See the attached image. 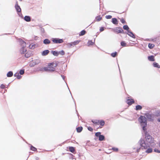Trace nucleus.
Wrapping results in <instances>:
<instances>
[{"label":"nucleus","mask_w":160,"mask_h":160,"mask_svg":"<svg viewBox=\"0 0 160 160\" xmlns=\"http://www.w3.org/2000/svg\"><path fill=\"white\" fill-rule=\"evenodd\" d=\"M146 141L141 138L138 142V144L142 149H146L149 147L153 146L155 145L153 140L150 135H146L145 136Z\"/></svg>","instance_id":"f257e3e1"},{"label":"nucleus","mask_w":160,"mask_h":160,"mask_svg":"<svg viewBox=\"0 0 160 160\" xmlns=\"http://www.w3.org/2000/svg\"><path fill=\"white\" fill-rule=\"evenodd\" d=\"M57 64L56 63H49L48 66L46 67L40 68L39 69L40 71H45L47 72H53L54 71L55 68L57 67Z\"/></svg>","instance_id":"f03ea898"},{"label":"nucleus","mask_w":160,"mask_h":160,"mask_svg":"<svg viewBox=\"0 0 160 160\" xmlns=\"http://www.w3.org/2000/svg\"><path fill=\"white\" fill-rule=\"evenodd\" d=\"M139 122H140L143 130H145V127L147 125V119L144 116H141L139 118Z\"/></svg>","instance_id":"7ed1b4c3"},{"label":"nucleus","mask_w":160,"mask_h":160,"mask_svg":"<svg viewBox=\"0 0 160 160\" xmlns=\"http://www.w3.org/2000/svg\"><path fill=\"white\" fill-rule=\"evenodd\" d=\"M40 60L39 59H37L34 61H32L29 64L30 67H34L35 65L38 64L40 62Z\"/></svg>","instance_id":"20e7f679"},{"label":"nucleus","mask_w":160,"mask_h":160,"mask_svg":"<svg viewBox=\"0 0 160 160\" xmlns=\"http://www.w3.org/2000/svg\"><path fill=\"white\" fill-rule=\"evenodd\" d=\"M146 116L148 119L150 121L153 120L155 118L154 113H148L146 114Z\"/></svg>","instance_id":"39448f33"},{"label":"nucleus","mask_w":160,"mask_h":160,"mask_svg":"<svg viewBox=\"0 0 160 160\" xmlns=\"http://www.w3.org/2000/svg\"><path fill=\"white\" fill-rule=\"evenodd\" d=\"M52 41L55 43H61L63 42V40L62 39L54 38H52Z\"/></svg>","instance_id":"423d86ee"},{"label":"nucleus","mask_w":160,"mask_h":160,"mask_svg":"<svg viewBox=\"0 0 160 160\" xmlns=\"http://www.w3.org/2000/svg\"><path fill=\"white\" fill-rule=\"evenodd\" d=\"M21 42L22 43L23 47L20 50V52L22 54H24L26 51V49L24 48V46L26 44V42L22 40H21Z\"/></svg>","instance_id":"0eeeda50"},{"label":"nucleus","mask_w":160,"mask_h":160,"mask_svg":"<svg viewBox=\"0 0 160 160\" xmlns=\"http://www.w3.org/2000/svg\"><path fill=\"white\" fill-rule=\"evenodd\" d=\"M114 31L117 33H123V30L122 28H117L114 29Z\"/></svg>","instance_id":"6e6552de"},{"label":"nucleus","mask_w":160,"mask_h":160,"mask_svg":"<svg viewBox=\"0 0 160 160\" xmlns=\"http://www.w3.org/2000/svg\"><path fill=\"white\" fill-rule=\"evenodd\" d=\"M15 8L16 9L17 12H20L21 11V9L20 7V6L18 5V3L17 2H16V5H15Z\"/></svg>","instance_id":"1a4fd4ad"},{"label":"nucleus","mask_w":160,"mask_h":160,"mask_svg":"<svg viewBox=\"0 0 160 160\" xmlns=\"http://www.w3.org/2000/svg\"><path fill=\"white\" fill-rule=\"evenodd\" d=\"M49 51L48 50H46L43 51L42 53V55L43 56L47 55L49 53Z\"/></svg>","instance_id":"9d476101"},{"label":"nucleus","mask_w":160,"mask_h":160,"mask_svg":"<svg viewBox=\"0 0 160 160\" xmlns=\"http://www.w3.org/2000/svg\"><path fill=\"white\" fill-rule=\"evenodd\" d=\"M127 103L129 105H131L134 103V101L132 99H128L127 101Z\"/></svg>","instance_id":"9b49d317"},{"label":"nucleus","mask_w":160,"mask_h":160,"mask_svg":"<svg viewBox=\"0 0 160 160\" xmlns=\"http://www.w3.org/2000/svg\"><path fill=\"white\" fill-rule=\"evenodd\" d=\"M154 115L155 118H156V117H160V111H156L155 112H154Z\"/></svg>","instance_id":"f8f14e48"},{"label":"nucleus","mask_w":160,"mask_h":160,"mask_svg":"<svg viewBox=\"0 0 160 160\" xmlns=\"http://www.w3.org/2000/svg\"><path fill=\"white\" fill-rule=\"evenodd\" d=\"M127 34L130 37H131L132 38H135V36L134 35V34L132 33V32L130 31L129 30L128 31V33H127Z\"/></svg>","instance_id":"ddd939ff"},{"label":"nucleus","mask_w":160,"mask_h":160,"mask_svg":"<svg viewBox=\"0 0 160 160\" xmlns=\"http://www.w3.org/2000/svg\"><path fill=\"white\" fill-rule=\"evenodd\" d=\"M24 20L27 22H30L31 21V18L29 16H26L24 18Z\"/></svg>","instance_id":"4468645a"},{"label":"nucleus","mask_w":160,"mask_h":160,"mask_svg":"<svg viewBox=\"0 0 160 160\" xmlns=\"http://www.w3.org/2000/svg\"><path fill=\"white\" fill-rule=\"evenodd\" d=\"M43 43L45 44H49L51 42L48 39H46L43 41Z\"/></svg>","instance_id":"2eb2a0df"},{"label":"nucleus","mask_w":160,"mask_h":160,"mask_svg":"<svg viewBox=\"0 0 160 160\" xmlns=\"http://www.w3.org/2000/svg\"><path fill=\"white\" fill-rule=\"evenodd\" d=\"M148 59L151 61H154V56H149L148 57Z\"/></svg>","instance_id":"dca6fc26"},{"label":"nucleus","mask_w":160,"mask_h":160,"mask_svg":"<svg viewBox=\"0 0 160 160\" xmlns=\"http://www.w3.org/2000/svg\"><path fill=\"white\" fill-rule=\"evenodd\" d=\"M112 22L114 24H118V21L117 19L116 18H113L112 19Z\"/></svg>","instance_id":"f3484780"},{"label":"nucleus","mask_w":160,"mask_h":160,"mask_svg":"<svg viewBox=\"0 0 160 160\" xmlns=\"http://www.w3.org/2000/svg\"><path fill=\"white\" fill-rule=\"evenodd\" d=\"M153 66L154 67L157 68H160V66L158 64V63L154 62L153 63Z\"/></svg>","instance_id":"a211bd4d"},{"label":"nucleus","mask_w":160,"mask_h":160,"mask_svg":"<svg viewBox=\"0 0 160 160\" xmlns=\"http://www.w3.org/2000/svg\"><path fill=\"white\" fill-rule=\"evenodd\" d=\"M52 53L55 56H58V52L56 51H52Z\"/></svg>","instance_id":"6ab92c4d"},{"label":"nucleus","mask_w":160,"mask_h":160,"mask_svg":"<svg viewBox=\"0 0 160 160\" xmlns=\"http://www.w3.org/2000/svg\"><path fill=\"white\" fill-rule=\"evenodd\" d=\"M104 136L103 135H101L99 137V140L100 141H102L104 140Z\"/></svg>","instance_id":"aec40b11"},{"label":"nucleus","mask_w":160,"mask_h":160,"mask_svg":"<svg viewBox=\"0 0 160 160\" xmlns=\"http://www.w3.org/2000/svg\"><path fill=\"white\" fill-rule=\"evenodd\" d=\"M13 75V73L11 71L9 72L7 74V76L8 77H11Z\"/></svg>","instance_id":"412c9836"},{"label":"nucleus","mask_w":160,"mask_h":160,"mask_svg":"<svg viewBox=\"0 0 160 160\" xmlns=\"http://www.w3.org/2000/svg\"><path fill=\"white\" fill-rule=\"evenodd\" d=\"M142 109V107L141 106L139 105H137L136 106V109L137 110H140Z\"/></svg>","instance_id":"4be33fe9"},{"label":"nucleus","mask_w":160,"mask_h":160,"mask_svg":"<svg viewBox=\"0 0 160 160\" xmlns=\"http://www.w3.org/2000/svg\"><path fill=\"white\" fill-rule=\"evenodd\" d=\"M82 129V127H79L77 128V132H81Z\"/></svg>","instance_id":"5701e85b"},{"label":"nucleus","mask_w":160,"mask_h":160,"mask_svg":"<svg viewBox=\"0 0 160 160\" xmlns=\"http://www.w3.org/2000/svg\"><path fill=\"white\" fill-rule=\"evenodd\" d=\"M58 55L59 54L61 56H63L64 55L65 52L64 51L62 50L61 51H59L58 52Z\"/></svg>","instance_id":"b1692460"},{"label":"nucleus","mask_w":160,"mask_h":160,"mask_svg":"<svg viewBox=\"0 0 160 160\" xmlns=\"http://www.w3.org/2000/svg\"><path fill=\"white\" fill-rule=\"evenodd\" d=\"M123 28L125 30H127L128 32V31L129 30V29L127 25H124L123 26Z\"/></svg>","instance_id":"393cba45"},{"label":"nucleus","mask_w":160,"mask_h":160,"mask_svg":"<svg viewBox=\"0 0 160 160\" xmlns=\"http://www.w3.org/2000/svg\"><path fill=\"white\" fill-rule=\"evenodd\" d=\"M154 46V45L152 44L149 43L148 45V47L150 48H152Z\"/></svg>","instance_id":"a878e982"},{"label":"nucleus","mask_w":160,"mask_h":160,"mask_svg":"<svg viewBox=\"0 0 160 160\" xmlns=\"http://www.w3.org/2000/svg\"><path fill=\"white\" fill-rule=\"evenodd\" d=\"M99 123L101 126H103L105 124L103 120L99 121Z\"/></svg>","instance_id":"bb28decb"},{"label":"nucleus","mask_w":160,"mask_h":160,"mask_svg":"<svg viewBox=\"0 0 160 160\" xmlns=\"http://www.w3.org/2000/svg\"><path fill=\"white\" fill-rule=\"evenodd\" d=\"M69 150L70 151L72 152H73L75 151L73 147H69Z\"/></svg>","instance_id":"cd10ccee"},{"label":"nucleus","mask_w":160,"mask_h":160,"mask_svg":"<svg viewBox=\"0 0 160 160\" xmlns=\"http://www.w3.org/2000/svg\"><path fill=\"white\" fill-rule=\"evenodd\" d=\"M85 33H86V31L85 30H82V31H81L79 35L80 36H83L85 34Z\"/></svg>","instance_id":"c85d7f7f"},{"label":"nucleus","mask_w":160,"mask_h":160,"mask_svg":"<svg viewBox=\"0 0 160 160\" xmlns=\"http://www.w3.org/2000/svg\"><path fill=\"white\" fill-rule=\"evenodd\" d=\"M29 47L30 48H31L32 49H33L35 47V45L34 44H31L29 46Z\"/></svg>","instance_id":"c756f323"},{"label":"nucleus","mask_w":160,"mask_h":160,"mask_svg":"<svg viewBox=\"0 0 160 160\" xmlns=\"http://www.w3.org/2000/svg\"><path fill=\"white\" fill-rule=\"evenodd\" d=\"M152 151V149L151 148H148L146 151L147 153H149L151 152Z\"/></svg>","instance_id":"7c9ffc66"},{"label":"nucleus","mask_w":160,"mask_h":160,"mask_svg":"<svg viewBox=\"0 0 160 160\" xmlns=\"http://www.w3.org/2000/svg\"><path fill=\"white\" fill-rule=\"evenodd\" d=\"M117 54V52H115L111 54V56L113 57H115Z\"/></svg>","instance_id":"2f4dec72"},{"label":"nucleus","mask_w":160,"mask_h":160,"mask_svg":"<svg viewBox=\"0 0 160 160\" xmlns=\"http://www.w3.org/2000/svg\"><path fill=\"white\" fill-rule=\"evenodd\" d=\"M92 122L94 124H97L99 122V121L97 120H92Z\"/></svg>","instance_id":"473e14b6"},{"label":"nucleus","mask_w":160,"mask_h":160,"mask_svg":"<svg viewBox=\"0 0 160 160\" xmlns=\"http://www.w3.org/2000/svg\"><path fill=\"white\" fill-rule=\"evenodd\" d=\"M31 55V54L30 53H29L28 52H27L26 53L25 55V56L26 57V58H28Z\"/></svg>","instance_id":"72a5a7b5"},{"label":"nucleus","mask_w":160,"mask_h":160,"mask_svg":"<svg viewBox=\"0 0 160 160\" xmlns=\"http://www.w3.org/2000/svg\"><path fill=\"white\" fill-rule=\"evenodd\" d=\"M93 44V42H92V41H89L88 43V46H90V45H92Z\"/></svg>","instance_id":"f704fd0d"},{"label":"nucleus","mask_w":160,"mask_h":160,"mask_svg":"<svg viewBox=\"0 0 160 160\" xmlns=\"http://www.w3.org/2000/svg\"><path fill=\"white\" fill-rule=\"evenodd\" d=\"M96 19L98 21H99L101 19V18L100 16H98L96 17Z\"/></svg>","instance_id":"c9c22d12"},{"label":"nucleus","mask_w":160,"mask_h":160,"mask_svg":"<svg viewBox=\"0 0 160 160\" xmlns=\"http://www.w3.org/2000/svg\"><path fill=\"white\" fill-rule=\"evenodd\" d=\"M79 42V41H75L73 42H73V45H75L77 44H78Z\"/></svg>","instance_id":"e433bc0d"},{"label":"nucleus","mask_w":160,"mask_h":160,"mask_svg":"<svg viewBox=\"0 0 160 160\" xmlns=\"http://www.w3.org/2000/svg\"><path fill=\"white\" fill-rule=\"evenodd\" d=\"M24 73V70L23 69H22L20 70L19 73L21 75H23Z\"/></svg>","instance_id":"4c0bfd02"},{"label":"nucleus","mask_w":160,"mask_h":160,"mask_svg":"<svg viewBox=\"0 0 160 160\" xmlns=\"http://www.w3.org/2000/svg\"><path fill=\"white\" fill-rule=\"evenodd\" d=\"M101 135V132H97L95 133L96 136L97 137H99V136H100Z\"/></svg>","instance_id":"58836bf2"},{"label":"nucleus","mask_w":160,"mask_h":160,"mask_svg":"<svg viewBox=\"0 0 160 160\" xmlns=\"http://www.w3.org/2000/svg\"><path fill=\"white\" fill-rule=\"evenodd\" d=\"M121 44L122 46L124 47L126 46V44L124 41H122L121 43Z\"/></svg>","instance_id":"ea45409f"},{"label":"nucleus","mask_w":160,"mask_h":160,"mask_svg":"<svg viewBox=\"0 0 160 160\" xmlns=\"http://www.w3.org/2000/svg\"><path fill=\"white\" fill-rule=\"evenodd\" d=\"M105 18L107 19H109L112 18V16L111 15H107L105 16Z\"/></svg>","instance_id":"a19ab883"},{"label":"nucleus","mask_w":160,"mask_h":160,"mask_svg":"<svg viewBox=\"0 0 160 160\" xmlns=\"http://www.w3.org/2000/svg\"><path fill=\"white\" fill-rule=\"evenodd\" d=\"M154 151L155 152H157L158 153H160V150H159L157 148H155L154 149Z\"/></svg>","instance_id":"79ce46f5"},{"label":"nucleus","mask_w":160,"mask_h":160,"mask_svg":"<svg viewBox=\"0 0 160 160\" xmlns=\"http://www.w3.org/2000/svg\"><path fill=\"white\" fill-rule=\"evenodd\" d=\"M31 149L33 151H35L36 150V148L32 146L31 147Z\"/></svg>","instance_id":"37998d69"},{"label":"nucleus","mask_w":160,"mask_h":160,"mask_svg":"<svg viewBox=\"0 0 160 160\" xmlns=\"http://www.w3.org/2000/svg\"><path fill=\"white\" fill-rule=\"evenodd\" d=\"M112 149L115 151L117 152L118 150V148H112Z\"/></svg>","instance_id":"c03bdc74"},{"label":"nucleus","mask_w":160,"mask_h":160,"mask_svg":"<svg viewBox=\"0 0 160 160\" xmlns=\"http://www.w3.org/2000/svg\"><path fill=\"white\" fill-rule=\"evenodd\" d=\"M68 45L69 47H71V46H72V45H73V42H71V43H68Z\"/></svg>","instance_id":"a18cd8bd"},{"label":"nucleus","mask_w":160,"mask_h":160,"mask_svg":"<svg viewBox=\"0 0 160 160\" xmlns=\"http://www.w3.org/2000/svg\"><path fill=\"white\" fill-rule=\"evenodd\" d=\"M88 130L90 131H92L93 130V129L90 127H89L88 128Z\"/></svg>","instance_id":"49530a36"},{"label":"nucleus","mask_w":160,"mask_h":160,"mask_svg":"<svg viewBox=\"0 0 160 160\" xmlns=\"http://www.w3.org/2000/svg\"><path fill=\"white\" fill-rule=\"evenodd\" d=\"M21 78V76L19 75V74H18L17 78L18 79H20Z\"/></svg>","instance_id":"de8ad7c7"},{"label":"nucleus","mask_w":160,"mask_h":160,"mask_svg":"<svg viewBox=\"0 0 160 160\" xmlns=\"http://www.w3.org/2000/svg\"><path fill=\"white\" fill-rule=\"evenodd\" d=\"M104 30V28L103 27H101L100 29V32H102Z\"/></svg>","instance_id":"09e8293b"},{"label":"nucleus","mask_w":160,"mask_h":160,"mask_svg":"<svg viewBox=\"0 0 160 160\" xmlns=\"http://www.w3.org/2000/svg\"><path fill=\"white\" fill-rule=\"evenodd\" d=\"M121 21L123 23H125V21L124 20V19H122L121 20Z\"/></svg>","instance_id":"8fccbe9b"},{"label":"nucleus","mask_w":160,"mask_h":160,"mask_svg":"<svg viewBox=\"0 0 160 160\" xmlns=\"http://www.w3.org/2000/svg\"><path fill=\"white\" fill-rule=\"evenodd\" d=\"M0 87L2 88H5V86L3 84H2Z\"/></svg>","instance_id":"3c124183"},{"label":"nucleus","mask_w":160,"mask_h":160,"mask_svg":"<svg viewBox=\"0 0 160 160\" xmlns=\"http://www.w3.org/2000/svg\"><path fill=\"white\" fill-rule=\"evenodd\" d=\"M136 150H137V152H138L139 151V150L140 149V148H137L136 149Z\"/></svg>","instance_id":"603ef678"},{"label":"nucleus","mask_w":160,"mask_h":160,"mask_svg":"<svg viewBox=\"0 0 160 160\" xmlns=\"http://www.w3.org/2000/svg\"><path fill=\"white\" fill-rule=\"evenodd\" d=\"M18 74H19V73H16L14 74V76L15 77H17Z\"/></svg>","instance_id":"864d4df0"},{"label":"nucleus","mask_w":160,"mask_h":160,"mask_svg":"<svg viewBox=\"0 0 160 160\" xmlns=\"http://www.w3.org/2000/svg\"><path fill=\"white\" fill-rule=\"evenodd\" d=\"M157 120L158 122H160V117L158 118L157 119Z\"/></svg>","instance_id":"5fc2aeb1"},{"label":"nucleus","mask_w":160,"mask_h":160,"mask_svg":"<svg viewBox=\"0 0 160 160\" xmlns=\"http://www.w3.org/2000/svg\"><path fill=\"white\" fill-rule=\"evenodd\" d=\"M62 78L63 79V80H64V76H62Z\"/></svg>","instance_id":"6e6d98bb"},{"label":"nucleus","mask_w":160,"mask_h":160,"mask_svg":"<svg viewBox=\"0 0 160 160\" xmlns=\"http://www.w3.org/2000/svg\"><path fill=\"white\" fill-rule=\"evenodd\" d=\"M99 151H101V149H99Z\"/></svg>","instance_id":"4d7b16f0"},{"label":"nucleus","mask_w":160,"mask_h":160,"mask_svg":"<svg viewBox=\"0 0 160 160\" xmlns=\"http://www.w3.org/2000/svg\"><path fill=\"white\" fill-rule=\"evenodd\" d=\"M20 1H22V0H19Z\"/></svg>","instance_id":"13d9d810"}]
</instances>
